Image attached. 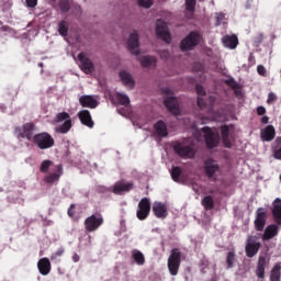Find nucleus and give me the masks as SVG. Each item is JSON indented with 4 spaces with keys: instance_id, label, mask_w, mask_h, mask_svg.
Returning a JSON list of instances; mask_svg holds the SVG:
<instances>
[{
    "instance_id": "22",
    "label": "nucleus",
    "mask_w": 281,
    "mask_h": 281,
    "mask_svg": "<svg viewBox=\"0 0 281 281\" xmlns=\"http://www.w3.org/2000/svg\"><path fill=\"white\" fill-rule=\"evenodd\" d=\"M79 104L83 106V109H97L98 100H95L93 95L85 94L79 98Z\"/></svg>"
},
{
    "instance_id": "44",
    "label": "nucleus",
    "mask_w": 281,
    "mask_h": 281,
    "mask_svg": "<svg viewBox=\"0 0 281 281\" xmlns=\"http://www.w3.org/2000/svg\"><path fill=\"white\" fill-rule=\"evenodd\" d=\"M153 0H138L139 8H145L146 10L153 8Z\"/></svg>"
},
{
    "instance_id": "2",
    "label": "nucleus",
    "mask_w": 281,
    "mask_h": 281,
    "mask_svg": "<svg viewBox=\"0 0 281 281\" xmlns=\"http://www.w3.org/2000/svg\"><path fill=\"white\" fill-rule=\"evenodd\" d=\"M167 267L170 276H179V267H181V250L179 248L171 249Z\"/></svg>"
},
{
    "instance_id": "35",
    "label": "nucleus",
    "mask_w": 281,
    "mask_h": 281,
    "mask_svg": "<svg viewBox=\"0 0 281 281\" xmlns=\"http://www.w3.org/2000/svg\"><path fill=\"white\" fill-rule=\"evenodd\" d=\"M202 205L205 210H214V198H212V195L204 196Z\"/></svg>"
},
{
    "instance_id": "14",
    "label": "nucleus",
    "mask_w": 281,
    "mask_h": 281,
    "mask_svg": "<svg viewBox=\"0 0 281 281\" xmlns=\"http://www.w3.org/2000/svg\"><path fill=\"white\" fill-rule=\"evenodd\" d=\"M127 47L131 54L139 56V34H137V32L131 33L127 41Z\"/></svg>"
},
{
    "instance_id": "6",
    "label": "nucleus",
    "mask_w": 281,
    "mask_h": 281,
    "mask_svg": "<svg viewBox=\"0 0 281 281\" xmlns=\"http://www.w3.org/2000/svg\"><path fill=\"white\" fill-rule=\"evenodd\" d=\"M200 43H201V35L199 34V32L193 31L186 38L181 41L180 49L182 52H190L194 47H196V45H199Z\"/></svg>"
},
{
    "instance_id": "46",
    "label": "nucleus",
    "mask_w": 281,
    "mask_h": 281,
    "mask_svg": "<svg viewBox=\"0 0 281 281\" xmlns=\"http://www.w3.org/2000/svg\"><path fill=\"white\" fill-rule=\"evenodd\" d=\"M225 85L231 87V89H236L238 87V82H236L234 78L226 79Z\"/></svg>"
},
{
    "instance_id": "43",
    "label": "nucleus",
    "mask_w": 281,
    "mask_h": 281,
    "mask_svg": "<svg viewBox=\"0 0 281 281\" xmlns=\"http://www.w3.org/2000/svg\"><path fill=\"white\" fill-rule=\"evenodd\" d=\"M70 2L69 0H59V9L61 12H69Z\"/></svg>"
},
{
    "instance_id": "37",
    "label": "nucleus",
    "mask_w": 281,
    "mask_h": 281,
    "mask_svg": "<svg viewBox=\"0 0 281 281\" xmlns=\"http://www.w3.org/2000/svg\"><path fill=\"white\" fill-rule=\"evenodd\" d=\"M71 131V120L65 121L61 125L57 127V133L65 135Z\"/></svg>"
},
{
    "instance_id": "52",
    "label": "nucleus",
    "mask_w": 281,
    "mask_h": 281,
    "mask_svg": "<svg viewBox=\"0 0 281 281\" xmlns=\"http://www.w3.org/2000/svg\"><path fill=\"white\" fill-rule=\"evenodd\" d=\"M76 204H71L70 207L68 209V216H70V218H74V216H76Z\"/></svg>"
},
{
    "instance_id": "20",
    "label": "nucleus",
    "mask_w": 281,
    "mask_h": 281,
    "mask_svg": "<svg viewBox=\"0 0 281 281\" xmlns=\"http://www.w3.org/2000/svg\"><path fill=\"white\" fill-rule=\"evenodd\" d=\"M165 106L168 109L169 113H172V115H179V101H177V98L169 97L165 99L164 101Z\"/></svg>"
},
{
    "instance_id": "4",
    "label": "nucleus",
    "mask_w": 281,
    "mask_h": 281,
    "mask_svg": "<svg viewBox=\"0 0 281 281\" xmlns=\"http://www.w3.org/2000/svg\"><path fill=\"white\" fill-rule=\"evenodd\" d=\"M104 224V217L102 216V213L95 212L89 217H87L83 222L85 229L87 232H98L100 227Z\"/></svg>"
},
{
    "instance_id": "56",
    "label": "nucleus",
    "mask_w": 281,
    "mask_h": 281,
    "mask_svg": "<svg viewBox=\"0 0 281 281\" xmlns=\"http://www.w3.org/2000/svg\"><path fill=\"white\" fill-rule=\"evenodd\" d=\"M65 254V249L59 248L55 254H54V258H58L60 256H63Z\"/></svg>"
},
{
    "instance_id": "27",
    "label": "nucleus",
    "mask_w": 281,
    "mask_h": 281,
    "mask_svg": "<svg viewBox=\"0 0 281 281\" xmlns=\"http://www.w3.org/2000/svg\"><path fill=\"white\" fill-rule=\"evenodd\" d=\"M222 42L224 47H228V49H236L238 47V37L236 35H225Z\"/></svg>"
},
{
    "instance_id": "28",
    "label": "nucleus",
    "mask_w": 281,
    "mask_h": 281,
    "mask_svg": "<svg viewBox=\"0 0 281 281\" xmlns=\"http://www.w3.org/2000/svg\"><path fill=\"white\" fill-rule=\"evenodd\" d=\"M274 236H278V225L271 224L266 227L261 238L262 240H271Z\"/></svg>"
},
{
    "instance_id": "15",
    "label": "nucleus",
    "mask_w": 281,
    "mask_h": 281,
    "mask_svg": "<svg viewBox=\"0 0 281 281\" xmlns=\"http://www.w3.org/2000/svg\"><path fill=\"white\" fill-rule=\"evenodd\" d=\"M135 188V183L133 182H124V181H119L113 186V194H124L126 192H131Z\"/></svg>"
},
{
    "instance_id": "49",
    "label": "nucleus",
    "mask_w": 281,
    "mask_h": 281,
    "mask_svg": "<svg viewBox=\"0 0 281 281\" xmlns=\"http://www.w3.org/2000/svg\"><path fill=\"white\" fill-rule=\"evenodd\" d=\"M26 8H36L38 5V0H25Z\"/></svg>"
},
{
    "instance_id": "11",
    "label": "nucleus",
    "mask_w": 281,
    "mask_h": 281,
    "mask_svg": "<svg viewBox=\"0 0 281 281\" xmlns=\"http://www.w3.org/2000/svg\"><path fill=\"white\" fill-rule=\"evenodd\" d=\"M156 35H157V38L165 41V43H170L172 41V36L168 31V24H166V22H164L162 20H157Z\"/></svg>"
},
{
    "instance_id": "17",
    "label": "nucleus",
    "mask_w": 281,
    "mask_h": 281,
    "mask_svg": "<svg viewBox=\"0 0 281 281\" xmlns=\"http://www.w3.org/2000/svg\"><path fill=\"white\" fill-rule=\"evenodd\" d=\"M77 116L79 117L83 126H87L88 128H93V126H95V123L93 122V119L91 117V112H89V110L79 111Z\"/></svg>"
},
{
    "instance_id": "19",
    "label": "nucleus",
    "mask_w": 281,
    "mask_h": 281,
    "mask_svg": "<svg viewBox=\"0 0 281 281\" xmlns=\"http://www.w3.org/2000/svg\"><path fill=\"white\" fill-rule=\"evenodd\" d=\"M121 82L124 85V87H127L128 89H135V79L133 78V75L126 70H121L119 72Z\"/></svg>"
},
{
    "instance_id": "40",
    "label": "nucleus",
    "mask_w": 281,
    "mask_h": 281,
    "mask_svg": "<svg viewBox=\"0 0 281 281\" xmlns=\"http://www.w3.org/2000/svg\"><path fill=\"white\" fill-rule=\"evenodd\" d=\"M52 164H54L52 160H43L40 167L41 172H48Z\"/></svg>"
},
{
    "instance_id": "57",
    "label": "nucleus",
    "mask_w": 281,
    "mask_h": 281,
    "mask_svg": "<svg viewBox=\"0 0 281 281\" xmlns=\"http://www.w3.org/2000/svg\"><path fill=\"white\" fill-rule=\"evenodd\" d=\"M261 124H269V116H262Z\"/></svg>"
},
{
    "instance_id": "13",
    "label": "nucleus",
    "mask_w": 281,
    "mask_h": 281,
    "mask_svg": "<svg viewBox=\"0 0 281 281\" xmlns=\"http://www.w3.org/2000/svg\"><path fill=\"white\" fill-rule=\"evenodd\" d=\"M266 225H267V211L262 207H259L256 212L255 229L257 232H263Z\"/></svg>"
},
{
    "instance_id": "30",
    "label": "nucleus",
    "mask_w": 281,
    "mask_h": 281,
    "mask_svg": "<svg viewBox=\"0 0 281 281\" xmlns=\"http://www.w3.org/2000/svg\"><path fill=\"white\" fill-rule=\"evenodd\" d=\"M236 250H229L226 254V269H234V267H236Z\"/></svg>"
},
{
    "instance_id": "18",
    "label": "nucleus",
    "mask_w": 281,
    "mask_h": 281,
    "mask_svg": "<svg viewBox=\"0 0 281 281\" xmlns=\"http://www.w3.org/2000/svg\"><path fill=\"white\" fill-rule=\"evenodd\" d=\"M63 177V165H57L54 173H49L44 178L45 183L53 186V183H58Z\"/></svg>"
},
{
    "instance_id": "45",
    "label": "nucleus",
    "mask_w": 281,
    "mask_h": 281,
    "mask_svg": "<svg viewBox=\"0 0 281 281\" xmlns=\"http://www.w3.org/2000/svg\"><path fill=\"white\" fill-rule=\"evenodd\" d=\"M223 21H225V14L218 13L215 16V26L218 27L220 25H222Z\"/></svg>"
},
{
    "instance_id": "60",
    "label": "nucleus",
    "mask_w": 281,
    "mask_h": 281,
    "mask_svg": "<svg viewBox=\"0 0 281 281\" xmlns=\"http://www.w3.org/2000/svg\"><path fill=\"white\" fill-rule=\"evenodd\" d=\"M38 67L43 69V63H38Z\"/></svg>"
},
{
    "instance_id": "38",
    "label": "nucleus",
    "mask_w": 281,
    "mask_h": 281,
    "mask_svg": "<svg viewBox=\"0 0 281 281\" xmlns=\"http://www.w3.org/2000/svg\"><path fill=\"white\" fill-rule=\"evenodd\" d=\"M68 120H71V116L67 112H60L55 117V122H57V124H60V122H67Z\"/></svg>"
},
{
    "instance_id": "25",
    "label": "nucleus",
    "mask_w": 281,
    "mask_h": 281,
    "mask_svg": "<svg viewBox=\"0 0 281 281\" xmlns=\"http://www.w3.org/2000/svg\"><path fill=\"white\" fill-rule=\"evenodd\" d=\"M234 128V125H222L221 133H222V142L225 148H232V140L229 139V130Z\"/></svg>"
},
{
    "instance_id": "42",
    "label": "nucleus",
    "mask_w": 281,
    "mask_h": 281,
    "mask_svg": "<svg viewBox=\"0 0 281 281\" xmlns=\"http://www.w3.org/2000/svg\"><path fill=\"white\" fill-rule=\"evenodd\" d=\"M277 148L274 150V158L281 159V137L276 139Z\"/></svg>"
},
{
    "instance_id": "21",
    "label": "nucleus",
    "mask_w": 281,
    "mask_h": 281,
    "mask_svg": "<svg viewBox=\"0 0 281 281\" xmlns=\"http://www.w3.org/2000/svg\"><path fill=\"white\" fill-rule=\"evenodd\" d=\"M153 212L156 218H167L168 217V206L161 202H155L153 205Z\"/></svg>"
},
{
    "instance_id": "33",
    "label": "nucleus",
    "mask_w": 281,
    "mask_h": 281,
    "mask_svg": "<svg viewBox=\"0 0 281 281\" xmlns=\"http://www.w3.org/2000/svg\"><path fill=\"white\" fill-rule=\"evenodd\" d=\"M132 258L136 262V265H144L146 262V258L144 257V254L139 250H133Z\"/></svg>"
},
{
    "instance_id": "41",
    "label": "nucleus",
    "mask_w": 281,
    "mask_h": 281,
    "mask_svg": "<svg viewBox=\"0 0 281 281\" xmlns=\"http://www.w3.org/2000/svg\"><path fill=\"white\" fill-rule=\"evenodd\" d=\"M196 8V0H186V10L188 12H194Z\"/></svg>"
},
{
    "instance_id": "16",
    "label": "nucleus",
    "mask_w": 281,
    "mask_h": 281,
    "mask_svg": "<svg viewBox=\"0 0 281 281\" xmlns=\"http://www.w3.org/2000/svg\"><path fill=\"white\" fill-rule=\"evenodd\" d=\"M154 135L155 137H159L164 139V137H168V124L166 122L159 120L154 124Z\"/></svg>"
},
{
    "instance_id": "51",
    "label": "nucleus",
    "mask_w": 281,
    "mask_h": 281,
    "mask_svg": "<svg viewBox=\"0 0 281 281\" xmlns=\"http://www.w3.org/2000/svg\"><path fill=\"white\" fill-rule=\"evenodd\" d=\"M97 192H99V194H106V192H109V188H106L104 186H98Z\"/></svg>"
},
{
    "instance_id": "47",
    "label": "nucleus",
    "mask_w": 281,
    "mask_h": 281,
    "mask_svg": "<svg viewBox=\"0 0 281 281\" xmlns=\"http://www.w3.org/2000/svg\"><path fill=\"white\" fill-rule=\"evenodd\" d=\"M195 91L198 93V98H203V95H205V88L201 85L195 86Z\"/></svg>"
},
{
    "instance_id": "24",
    "label": "nucleus",
    "mask_w": 281,
    "mask_h": 281,
    "mask_svg": "<svg viewBox=\"0 0 281 281\" xmlns=\"http://www.w3.org/2000/svg\"><path fill=\"white\" fill-rule=\"evenodd\" d=\"M260 137L263 142H273L276 139V127L273 125H267L261 130Z\"/></svg>"
},
{
    "instance_id": "23",
    "label": "nucleus",
    "mask_w": 281,
    "mask_h": 281,
    "mask_svg": "<svg viewBox=\"0 0 281 281\" xmlns=\"http://www.w3.org/2000/svg\"><path fill=\"white\" fill-rule=\"evenodd\" d=\"M37 269L41 276H49V273H52V262L48 258L44 257L38 260Z\"/></svg>"
},
{
    "instance_id": "9",
    "label": "nucleus",
    "mask_w": 281,
    "mask_h": 281,
    "mask_svg": "<svg viewBox=\"0 0 281 281\" xmlns=\"http://www.w3.org/2000/svg\"><path fill=\"white\" fill-rule=\"evenodd\" d=\"M148 216H150V200L148 198H143L138 202L136 218H138V221H146Z\"/></svg>"
},
{
    "instance_id": "12",
    "label": "nucleus",
    "mask_w": 281,
    "mask_h": 281,
    "mask_svg": "<svg viewBox=\"0 0 281 281\" xmlns=\"http://www.w3.org/2000/svg\"><path fill=\"white\" fill-rule=\"evenodd\" d=\"M78 60H79V67L83 74H93L95 71V65L89 57H87V54L79 53L78 54Z\"/></svg>"
},
{
    "instance_id": "3",
    "label": "nucleus",
    "mask_w": 281,
    "mask_h": 281,
    "mask_svg": "<svg viewBox=\"0 0 281 281\" xmlns=\"http://www.w3.org/2000/svg\"><path fill=\"white\" fill-rule=\"evenodd\" d=\"M34 131H36V124L25 123L22 126L14 128V135L18 139H27V142H34Z\"/></svg>"
},
{
    "instance_id": "50",
    "label": "nucleus",
    "mask_w": 281,
    "mask_h": 281,
    "mask_svg": "<svg viewBox=\"0 0 281 281\" xmlns=\"http://www.w3.org/2000/svg\"><path fill=\"white\" fill-rule=\"evenodd\" d=\"M257 72L259 74V76H267V68H265V66L259 65L257 67Z\"/></svg>"
},
{
    "instance_id": "26",
    "label": "nucleus",
    "mask_w": 281,
    "mask_h": 281,
    "mask_svg": "<svg viewBox=\"0 0 281 281\" xmlns=\"http://www.w3.org/2000/svg\"><path fill=\"white\" fill-rule=\"evenodd\" d=\"M272 216L277 225H281V200L277 198L272 204Z\"/></svg>"
},
{
    "instance_id": "58",
    "label": "nucleus",
    "mask_w": 281,
    "mask_h": 281,
    "mask_svg": "<svg viewBox=\"0 0 281 281\" xmlns=\"http://www.w3.org/2000/svg\"><path fill=\"white\" fill-rule=\"evenodd\" d=\"M72 260H74L75 262H79V261H80V256H79L78 254H75V255L72 256Z\"/></svg>"
},
{
    "instance_id": "31",
    "label": "nucleus",
    "mask_w": 281,
    "mask_h": 281,
    "mask_svg": "<svg viewBox=\"0 0 281 281\" xmlns=\"http://www.w3.org/2000/svg\"><path fill=\"white\" fill-rule=\"evenodd\" d=\"M140 65L142 67H145V68L156 67L157 58L153 56H144L143 58H140Z\"/></svg>"
},
{
    "instance_id": "5",
    "label": "nucleus",
    "mask_w": 281,
    "mask_h": 281,
    "mask_svg": "<svg viewBox=\"0 0 281 281\" xmlns=\"http://www.w3.org/2000/svg\"><path fill=\"white\" fill-rule=\"evenodd\" d=\"M173 153H176L178 157H181V159H194L196 155V150H194L192 145H186L179 142L173 145Z\"/></svg>"
},
{
    "instance_id": "1",
    "label": "nucleus",
    "mask_w": 281,
    "mask_h": 281,
    "mask_svg": "<svg viewBox=\"0 0 281 281\" xmlns=\"http://www.w3.org/2000/svg\"><path fill=\"white\" fill-rule=\"evenodd\" d=\"M33 144H35L40 150H47V148H53L56 140H54V137L49 133L42 132L33 136Z\"/></svg>"
},
{
    "instance_id": "10",
    "label": "nucleus",
    "mask_w": 281,
    "mask_h": 281,
    "mask_svg": "<svg viewBox=\"0 0 281 281\" xmlns=\"http://www.w3.org/2000/svg\"><path fill=\"white\" fill-rule=\"evenodd\" d=\"M260 241L257 240L256 236H248L245 246L247 258H254L260 251Z\"/></svg>"
},
{
    "instance_id": "36",
    "label": "nucleus",
    "mask_w": 281,
    "mask_h": 281,
    "mask_svg": "<svg viewBox=\"0 0 281 281\" xmlns=\"http://www.w3.org/2000/svg\"><path fill=\"white\" fill-rule=\"evenodd\" d=\"M116 101L122 106H128V104H131V99L128 98V95L122 94L120 92L116 93Z\"/></svg>"
},
{
    "instance_id": "48",
    "label": "nucleus",
    "mask_w": 281,
    "mask_h": 281,
    "mask_svg": "<svg viewBox=\"0 0 281 281\" xmlns=\"http://www.w3.org/2000/svg\"><path fill=\"white\" fill-rule=\"evenodd\" d=\"M278 100V95H276V93L270 92L268 94V99H267V104H273V102H276Z\"/></svg>"
},
{
    "instance_id": "7",
    "label": "nucleus",
    "mask_w": 281,
    "mask_h": 281,
    "mask_svg": "<svg viewBox=\"0 0 281 281\" xmlns=\"http://www.w3.org/2000/svg\"><path fill=\"white\" fill-rule=\"evenodd\" d=\"M204 172L207 179H213V181H216L217 173L221 172V166H218L216 160L209 158L204 161Z\"/></svg>"
},
{
    "instance_id": "54",
    "label": "nucleus",
    "mask_w": 281,
    "mask_h": 281,
    "mask_svg": "<svg viewBox=\"0 0 281 281\" xmlns=\"http://www.w3.org/2000/svg\"><path fill=\"white\" fill-rule=\"evenodd\" d=\"M205 100L203 99V97H198V106H200L201 109H205Z\"/></svg>"
},
{
    "instance_id": "55",
    "label": "nucleus",
    "mask_w": 281,
    "mask_h": 281,
    "mask_svg": "<svg viewBox=\"0 0 281 281\" xmlns=\"http://www.w3.org/2000/svg\"><path fill=\"white\" fill-rule=\"evenodd\" d=\"M265 113H267V109L262 105H259L257 108V115H265Z\"/></svg>"
},
{
    "instance_id": "34",
    "label": "nucleus",
    "mask_w": 281,
    "mask_h": 281,
    "mask_svg": "<svg viewBox=\"0 0 281 281\" xmlns=\"http://www.w3.org/2000/svg\"><path fill=\"white\" fill-rule=\"evenodd\" d=\"M58 33L60 36H69V24H67V21H61L58 24Z\"/></svg>"
},
{
    "instance_id": "39",
    "label": "nucleus",
    "mask_w": 281,
    "mask_h": 281,
    "mask_svg": "<svg viewBox=\"0 0 281 281\" xmlns=\"http://www.w3.org/2000/svg\"><path fill=\"white\" fill-rule=\"evenodd\" d=\"M182 172L183 170L181 169V167H172L171 178L173 179V181H179V177H181Z\"/></svg>"
},
{
    "instance_id": "59",
    "label": "nucleus",
    "mask_w": 281,
    "mask_h": 281,
    "mask_svg": "<svg viewBox=\"0 0 281 281\" xmlns=\"http://www.w3.org/2000/svg\"><path fill=\"white\" fill-rule=\"evenodd\" d=\"M161 56H169L168 52H162Z\"/></svg>"
},
{
    "instance_id": "53",
    "label": "nucleus",
    "mask_w": 281,
    "mask_h": 281,
    "mask_svg": "<svg viewBox=\"0 0 281 281\" xmlns=\"http://www.w3.org/2000/svg\"><path fill=\"white\" fill-rule=\"evenodd\" d=\"M254 65H256V57L254 56V54H250L248 57V66L254 67Z\"/></svg>"
},
{
    "instance_id": "8",
    "label": "nucleus",
    "mask_w": 281,
    "mask_h": 281,
    "mask_svg": "<svg viewBox=\"0 0 281 281\" xmlns=\"http://www.w3.org/2000/svg\"><path fill=\"white\" fill-rule=\"evenodd\" d=\"M202 133H204V139L207 148H216L218 142H221V135L215 133L210 127H203Z\"/></svg>"
},
{
    "instance_id": "32",
    "label": "nucleus",
    "mask_w": 281,
    "mask_h": 281,
    "mask_svg": "<svg viewBox=\"0 0 281 281\" xmlns=\"http://www.w3.org/2000/svg\"><path fill=\"white\" fill-rule=\"evenodd\" d=\"M281 278V266L277 263L270 272V281H280Z\"/></svg>"
},
{
    "instance_id": "29",
    "label": "nucleus",
    "mask_w": 281,
    "mask_h": 281,
    "mask_svg": "<svg viewBox=\"0 0 281 281\" xmlns=\"http://www.w3.org/2000/svg\"><path fill=\"white\" fill-rule=\"evenodd\" d=\"M265 267H267V257L259 256L257 269H256V276L260 280L265 278Z\"/></svg>"
}]
</instances>
